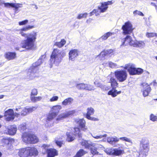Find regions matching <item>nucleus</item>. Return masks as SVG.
Segmentation results:
<instances>
[{"instance_id": "nucleus-35", "label": "nucleus", "mask_w": 157, "mask_h": 157, "mask_svg": "<svg viewBox=\"0 0 157 157\" xmlns=\"http://www.w3.org/2000/svg\"><path fill=\"white\" fill-rule=\"evenodd\" d=\"M66 41L64 39H62L60 42H56L55 45L59 48H61L66 43Z\"/></svg>"}, {"instance_id": "nucleus-61", "label": "nucleus", "mask_w": 157, "mask_h": 157, "mask_svg": "<svg viewBox=\"0 0 157 157\" xmlns=\"http://www.w3.org/2000/svg\"><path fill=\"white\" fill-rule=\"evenodd\" d=\"M56 143L57 145L59 146V147H61L63 144V143L62 141H59L56 140Z\"/></svg>"}, {"instance_id": "nucleus-2", "label": "nucleus", "mask_w": 157, "mask_h": 157, "mask_svg": "<svg viewBox=\"0 0 157 157\" xmlns=\"http://www.w3.org/2000/svg\"><path fill=\"white\" fill-rule=\"evenodd\" d=\"M65 55L66 53L65 52L58 49H54L51 56L50 59L51 64H54L56 65H58Z\"/></svg>"}, {"instance_id": "nucleus-1", "label": "nucleus", "mask_w": 157, "mask_h": 157, "mask_svg": "<svg viewBox=\"0 0 157 157\" xmlns=\"http://www.w3.org/2000/svg\"><path fill=\"white\" fill-rule=\"evenodd\" d=\"M34 28V25H28L19 30V34L26 39L21 42L20 44V47H16L15 49L21 52L24 51L21 50V48L27 50H32L34 48V42L36 39L37 33L33 31L31 33H26L24 32L27 31Z\"/></svg>"}, {"instance_id": "nucleus-55", "label": "nucleus", "mask_w": 157, "mask_h": 157, "mask_svg": "<svg viewBox=\"0 0 157 157\" xmlns=\"http://www.w3.org/2000/svg\"><path fill=\"white\" fill-rule=\"evenodd\" d=\"M26 128V124H21L19 127V129L22 131H24L25 130Z\"/></svg>"}, {"instance_id": "nucleus-23", "label": "nucleus", "mask_w": 157, "mask_h": 157, "mask_svg": "<svg viewBox=\"0 0 157 157\" xmlns=\"http://www.w3.org/2000/svg\"><path fill=\"white\" fill-rule=\"evenodd\" d=\"M28 147L21 149L19 152V155L21 157H28L29 156Z\"/></svg>"}, {"instance_id": "nucleus-15", "label": "nucleus", "mask_w": 157, "mask_h": 157, "mask_svg": "<svg viewBox=\"0 0 157 157\" xmlns=\"http://www.w3.org/2000/svg\"><path fill=\"white\" fill-rule=\"evenodd\" d=\"M94 110L93 108L89 107L87 109V112L86 115V117L88 119L93 121H98V118L90 117V115L94 114Z\"/></svg>"}, {"instance_id": "nucleus-45", "label": "nucleus", "mask_w": 157, "mask_h": 157, "mask_svg": "<svg viewBox=\"0 0 157 157\" xmlns=\"http://www.w3.org/2000/svg\"><path fill=\"white\" fill-rule=\"evenodd\" d=\"M95 88L92 85L89 84H86L85 86V90H94Z\"/></svg>"}, {"instance_id": "nucleus-11", "label": "nucleus", "mask_w": 157, "mask_h": 157, "mask_svg": "<svg viewBox=\"0 0 157 157\" xmlns=\"http://www.w3.org/2000/svg\"><path fill=\"white\" fill-rule=\"evenodd\" d=\"M42 147L46 151L48 157H54L58 155V152L56 149L54 148L48 149V146L47 145L44 144Z\"/></svg>"}, {"instance_id": "nucleus-3", "label": "nucleus", "mask_w": 157, "mask_h": 157, "mask_svg": "<svg viewBox=\"0 0 157 157\" xmlns=\"http://www.w3.org/2000/svg\"><path fill=\"white\" fill-rule=\"evenodd\" d=\"M140 142L139 157H146L149 149V140L147 137H144L142 139Z\"/></svg>"}, {"instance_id": "nucleus-33", "label": "nucleus", "mask_w": 157, "mask_h": 157, "mask_svg": "<svg viewBox=\"0 0 157 157\" xmlns=\"http://www.w3.org/2000/svg\"><path fill=\"white\" fill-rule=\"evenodd\" d=\"M114 152L113 155L116 156L120 155L124 153V150L117 149H114Z\"/></svg>"}, {"instance_id": "nucleus-54", "label": "nucleus", "mask_w": 157, "mask_h": 157, "mask_svg": "<svg viewBox=\"0 0 157 157\" xmlns=\"http://www.w3.org/2000/svg\"><path fill=\"white\" fill-rule=\"evenodd\" d=\"M38 92L37 90L36 89H33L32 90L31 92V96H35L37 94Z\"/></svg>"}, {"instance_id": "nucleus-24", "label": "nucleus", "mask_w": 157, "mask_h": 157, "mask_svg": "<svg viewBox=\"0 0 157 157\" xmlns=\"http://www.w3.org/2000/svg\"><path fill=\"white\" fill-rule=\"evenodd\" d=\"M36 108L34 107H32L29 108L26 107L25 108L21 109L20 110H21L24 111L23 113H21L22 116H24L26 115L28 113L31 112L35 110Z\"/></svg>"}, {"instance_id": "nucleus-62", "label": "nucleus", "mask_w": 157, "mask_h": 157, "mask_svg": "<svg viewBox=\"0 0 157 157\" xmlns=\"http://www.w3.org/2000/svg\"><path fill=\"white\" fill-rule=\"evenodd\" d=\"M94 84L96 86L99 87L101 88V86L102 85L100 83L97 82H94Z\"/></svg>"}, {"instance_id": "nucleus-42", "label": "nucleus", "mask_w": 157, "mask_h": 157, "mask_svg": "<svg viewBox=\"0 0 157 157\" xmlns=\"http://www.w3.org/2000/svg\"><path fill=\"white\" fill-rule=\"evenodd\" d=\"M119 140H121L123 141H124L126 142H128L131 144H132V140L129 138H128L126 137H121L119 138Z\"/></svg>"}, {"instance_id": "nucleus-44", "label": "nucleus", "mask_w": 157, "mask_h": 157, "mask_svg": "<svg viewBox=\"0 0 157 157\" xmlns=\"http://www.w3.org/2000/svg\"><path fill=\"white\" fill-rule=\"evenodd\" d=\"M86 84L80 83L77 85L76 87L79 89H85V86Z\"/></svg>"}, {"instance_id": "nucleus-27", "label": "nucleus", "mask_w": 157, "mask_h": 157, "mask_svg": "<svg viewBox=\"0 0 157 157\" xmlns=\"http://www.w3.org/2000/svg\"><path fill=\"white\" fill-rule=\"evenodd\" d=\"M119 140V138L116 136H114V137H108L107 139V142L111 144H114L115 143L118 142Z\"/></svg>"}, {"instance_id": "nucleus-28", "label": "nucleus", "mask_w": 157, "mask_h": 157, "mask_svg": "<svg viewBox=\"0 0 157 157\" xmlns=\"http://www.w3.org/2000/svg\"><path fill=\"white\" fill-rule=\"evenodd\" d=\"M16 56V54L15 52H8L5 55V58L8 60H10L14 59Z\"/></svg>"}, {"instance_id": "nucleus-10", "label": "nucleus", "mask_w": 157, "mask_h": 157, "mask_svg": "<svg viewBox=\"0 0 157 157\" xmlns=\"http://www.w3.org/2000/svg\"><path fill=\"white\" fill-rule=\"evenodd\" d=\"M128 71L130 75H140L143 72V69L140 68H136L134 66L128 65Z\"/></svg>"}, {"instance_id": "nucleus-25", "label": "nucleus", "mask_w": 157, "mask_h": 157, "mask_svg": "<svg viewBox=\"0 0 157 157\" xmlns=\"http://www.w3.org/2000/svg\"><path fill=\"white\" fill-rule=\"evenodd\" d=\"M28 151H29L28 152L29 156H35L38 155V151L36 148L34 147H28Z\"/></svg>"}, {"instance_id": "nucleus-39", "label": "nucleus", "mask_w": 157, "mask_h": 157, "mask_svg": "<svg viewBox=\"0 0 157 157\" xmlns=\"http://www.w3.org/2000/svg\"><path fill=\"white\" fill-rule=\"evenodd\" d=\"M32 138H30V140L32 142L30 144H35L38 142V139L37 137L34 134H31Z\"/></svg>"}, {"instance_id": "nucleus-50", "label": "nucleus", "mask_w": 157, "mask_h": 157, "mask_svg": "<svg viewBox=\"0 0 157 157\" xmlns=\"http://www.w3.org/2000/svg\"><path fill=\"white\" fill-rule=\"evenodd\" d=\"M146 36L148 38L152 37L157 36V34L154 33H147L146 34Z\"/></svg>"}, {"instance_id": "nucleus-49", "label": "nucleus", "mask_w": 157, "mask_h": 157, "mask_svg": "<svg viewBox=\"0 0 157 157\" xmlns=\"http://www.w3.org/2000/svg\"><path fill=\"white\" fill-rule=\"evenodd\" d=\"M95 14L96 16H98V15H100L99 12H98V10L94 9L92 12L90 13V16H91L92 15Z\"/></svg>"}, {"instance_id": "nucleus-19", "label": "nucleus", "mask_w": 157, "mask_h": 157, "mask_svg": "<svg viewBox=\"0 0 157 157\" xmlns=\"http://www.w3.org/2000/svg\"><path fill=\"white\" fill-rule=\"evenodd\" d=\"M11 140L9 138H3L2 140L1 145L3 146H6L8 149L11 148L12 146L10 144L11 143Z\"/></svg>"}, {"instance_id": "nucleus-47", "label": "nucleus", "mask_w": 157, "mask_h": 157, "mask_svg": "<svg viewBox=\"0 0 157 157\" xmlns=\"http://www.w3.org/2000/svg\"><path fill=\"white\" fill-rule=\"evenodd\" d=\"M114 149L111 148L108 149L106 150L105 152L109 155H113L114 154Z\"/></svg>"}, {"instance_id": "nucleus-60", "label": "nucleus", "mask_w": 157, "mask_h": 157, "mask_svg": "<svg viewBox=\"0 0 157 157\" xmlns=\"http://www.w3.org/2000/svg\"><path fill=\"white\" fill-rule=\"evenodd\" d=\"M58 97L57 96H55L52 97L50 99V101H56L58 100Z\"/></svg>"}, {"instance_id": "nucleus-48", "label": "nucleus", "mask_w": 157, "mask_h": 157, "mask_svg": "<svg viewBox=\"0 0 157 157\" xmlns=\"http://www.w3.org/2000/svg\"><path fill=\"white\" fill-rule=\"evenodd\" d=\"M133 13L134 16H136V15H139L142 16H144V14L141 12L138 11L137 10H136L133 12Z\"/></svg>"}, {"instance_id": "nucleus-16", "label": "nucleus", "mask_w": 157, "mask_h": 157, "mask_svg": "<svg viewBox=\"0 0 157 157\" xmlns=\"http://www.w3.org/2000/svg\"><path fill=\"white\" fill-rule=\"evenodd\" d=\"M5 6L6 7L10 8V7L14 8L15 13H16L19 8H21L22 7V5L21 4L17 3H4Z\"/></svg>"}, {"instance_id": "nucleus-52", "label": "nucleus", "mask_w": 157, "mask_h": 157, "mask_svg": "<svg viewBox=\"0 0 157 157\" xmlns=\"http://www.w3.org/2000/svg\"><path fill=\"white\" fill-rule=\"evenodd\" d=\"M103 2L105 6H108V5H111L114 3V1L112 0L111 1H108L106 2Z\"/></svg>"}, {"instance_id": "nucleus-26", "label": "nucleus", "mask_w": 157, "mask_h": 157, "mask_svg": "<svg viewBox=\"0 0 157 157\" xmlns=\"http://www.w3.org/2000/svg\"><path fill=\"white\" fill-rule=\"evenodd\" d=\"M101 5H99L98 6V12L100 14L101 13H104L107 10L108 7L105 6L103 2L100 3Z\"/></svg>"}, {"instance_id": "nucleus-51", "label": "nucleus", "mask_w": 157, "mask_h": 157, "mask_svg": "<svg viewBox=\"0 0 157 157\" xmlns=\"http://www.w3.org/2000/svg\"><path fill=\"white\" fill-rule=\"evenodd\" d=\"M109 67L112 68H118V67L117 65L115 63H114L111 62H109Z\"/></svg>"}, {"instance_id": "nucleus-30", "label": "nucleus", "mask_w": 157, "mask_h": 157, "mask_svg": "<svg viewBox=\"0 0 157 157\" xmlns=\"http://www.w3.org/2000/svg\"><path fill=\"white\" fill-rule=\"evenodd\" d=\"M87 153V152L83 149H80L77 153L75 157H81Z\"/></svg>"}, {"instance_id": "nucleus-34", "label": "nucleus", "mask_w": 157, "mask_h": 157, "mask_svg": "<svg viewBox=\"0 0 157 157\" xmlns=\"http://www.w3.org/2000/svg\"><path fill=\"white\" fill-rule=\"evenodd\" d=\"M113 34V33H112L110 32H108L103 35L100 38V39L102 40H105L107 39L110 36Z\"/></svg>"}, {"instance_id": "nucleus-56", "label": "nucleus", "mask_w": 157, "mask_h": 157, "mask_svg": "<svg viewBox=\"0 0 157 157\" xmlns=\"http://www.w3.org/2000/svg\"><path fill=\"white\" fill-rule=\"evenodd\" d=\"M28 22V20H25L21 21L19 22L18 24L20 25H22L26 24Z\"/></svg>"}, {"instance_id": "nucleus-4", "label": "nucleus", "mask_w": 157, "mask_h": 157, "mask_svg": "<svg viewBox=\"0 0 157 157\" xmlns=\"http://www.w3.org/2000/svg\"><path fill=\"white\" fill-rule=\"evenodd\" d=\"M45 57V55L41 56L39 59L36 62L33 63L32 66L31 67L29 70L28 73L29 74V77L30 79L33 78V77H34V74L37 72L38 70V66L40 65L42 62L43 59ZM28 74H29L28 73Z\"/></svg>"}, {"instance_id": "nucleus-17", "label": "nucleus", "mask_w": 157, "mask_h": 157, "mask_svg": "<svg viewBox=\"0 0 157 157\" xmlns=\"http://www.w3.org/2000/svg\"><path fill=\"white\" fill-rule=\"evenodd\" d=\"M75 121L82 130L86 131L87 130V127L85 125L86 121L83 119H76Z\"/></svg>"}, {"instance_id": "nucleus-14", "label": "nucleus", "mask_w": 157, "mask_h": 157, "mask_svg": "<svg viewBox=\"0 0 157 157\" xmlns=\"http://www.w3.org/2000/svg\"><path fill=\"white\" fill-rule=\"evenodd\" d=\"M79 52L78 49H72L69 53V59L72 61H74L78 56Z\"/></svg>"}, {"instance_id": "nucleus-22", "label": "nucleus", "mask_w": 157, "mask_h": 157, "mask_svg": "<svg viewBox=\"0 0 157 157\" xmlns=\"http://www.w3.org/2000/svg\"><path fill=\"white\" fill-rule=\"evenodd\" d=\"M8 134L10 135H14L17 131V128L14 125L9 126L7 128Z\"/></svg>"}, {"instance_id": "nucleus-7", "label": "nucleus", "mask_w": 157, "mask_h": 157, "mask_svg": "<svg viewBox=\"0 0 157 157\" xmlns=\"http://www.w3.org/2000/svg\"><path fill=\"white\" fill-rule=\"evenodd\" d=\"M114 73L115 77L119 82H122L126 80L127 75L126 71L117 70Z\"/></svg>"}, {"instance_id": "nucleus-63", "label": "nucleus", "mask_w": 157, "mask_h": 157, "mask_svg": "<svg viewBox=\"0 0 157 157\" xmlns=\"http://www.w3.org/2000/svg\"><path fill=\"white\" fill-rule=\"evenodd\" d=\"M106 51L107 55L111 54L113 52V51L112 49H108L106 50Z\"/></svg>"}, {"instance_id": "nucleus-53", "label": "nucleus", "mask_w": 157, "mask_h": 157, "mask_svg": "<svg viewBox=\"0 0 157 157\" xmlns=\"http://www.w3.org/2000/svg\"><path fill=\"white\" fill-rule=\"evenodd\" d=\"M103 2L105 6H108V5H111L114 3V1L112 0L111 1H108L106 2Z\"/></svg>"}, {"instance_id": "nucleus-57", "label": "nucleus", "mask_w": 157, "mask_h": 157, "mask_svg": "<svg viewBox=\"0 0 157 157\" xmlns=\"http://www.w3.org/2000/svg\"><path fill=\"white\" fill-rule=\"evenodd\" d=\"M107 55V54L106 51H104L101 52L100 54L98 56V57H100L101 56L102 57H104Z\"/></svg>"}, {"instance_id": "nucleus-29", "label": "nucleus", "mask_w": 157, "mask_h": 157, "mask_svg": "<svg viewBox=\"0 0 157 157\" xmlns=\"http://www.w3.org/2000/svg\"><path fill=\"white\" fill-rule=\"evenodd\" d=\"M73 100V99L71 98H68L65 99L62 102V105L64 106L70 105L72 103Z\"/></svg>"}, {"instance_id": "nucleus-8", "label": "nucleus", "mask_w": 157, "mask_h": 157, "mask_svg": "<svg viewBox=\"0 0 157 157\" xmlns=\"http://www.w3.org/2000/svg\"><path fill=\"white\" fill-rule=\"evenodd\" d=\"M136 40H133L131 38V37L127 35L126 37L121 40V47H122L125 46L129 44L131 46H132L135 47L136 44Z\"/></svg>"}, {"instance_id": "nucleus-32", "label": "nucleus", "mask_w": 157, "mask_h": 157, "mask_svg": "<svg viewBox=\"0 0 157 157\" xmlns=\"http://www.w3.org/2000/svg\"><path fill=\"white\" fill-rule=\"evenodd\" d=\"M89 149H90V152L93 155H100V154L97 151V149L94 146V147H91Z\"/></svg>"}, {"instance_id": "nucleus-5", "label": "nucleus", "mask_w": 157, "mask_h": 157, "mask_svg": "<svg viewBox=\"0 0 157 157\" xmlns=\"http://www.w3.org/2000/svg\"><path fill=\"white\" fill-rule=\"evenodd\" d=\"M74 133H67V140L68 142H71L73 141L75 139V136H77L79 138H81L82 137V133L81 132L79 128L76 127L73 130Z\"/></svg>"}, {"instance_id": "nucleus-38", "label": "nucleus", "mask_w": 157, "mask_h": 157, "mask_svg": "<svg viewBox=\"0 0 157 157\" xmlns=\"http://www.w3.org/2000/svg\"><path fill=\"white\" fill-rule=\"evenodd\" d=\"M30 98L32 102H35L37 101H40L42 99V97L40 96L35 97L31 96Z\"/></svg>"}, {"instance_id": "nucleus-40", "label": "nucleus", "mask_w": 157, "mask_h": 157, "mask_svg": "<svg viewBox=\"0 0 157 157\" xmlns=\"http://www.w3.org/2000/svg\"><path fill=\"white\" fill-rule=\"evenodd\" d=\"M136 46L135 47L142 48L144 46L145 43L142 41H136Z\"/></svg>"}, {"instance_id": "nucleus-13", "label": "nucleus", "mask_w": 157, "mask_h": 157, "mask_svg": "<svg viewBox=\"0 0 157 157\" xmlns=\"http://www.w3.org/2000/svg\"><path fill=\"white\" fill-rule=\"evenodd\" d=\"M143 87L141 90L143 92V94L144 97H145L147 96L150 92L151 89L147 83L144 82L142 84Z\"/></svg>"}, {"instance_id": "nucleus-12", "label": "nucleus", "mask_w": 157, "mask_h": 157, "mask_svg": "<svg viewBox=\"0 0 157 157\" xmlns=\"http://www.w3.org/2000/svg\"><path fill=\"white\" fill-rule=\"evenodd\" d=\"M4 116L6 120L8 121L13 120L14 118V114L12 109H9L5 112Z\"/></svg>"}, {"instance_id": "nucleus-37", "label": "nucleus", "mask_w": 157, "mask_h": 157, "mask_svg": "<svg viewBox=\"0 0 157 157\" xmlns=\"http://www.w3.org/2000/svg\"><path fill=\"white\" fill-rule=\"evenodd\" d=\"M73 111H69L67 113H65L61 114L59 117L62 118H65L68 117L69 115L73 114L74 113Z\"/></svg>"}, {"instance_id": "nucleus-58", "label": "nucleus", "mask_w": 157, "mask_h": 157, "mask_svg": "<svg viewBox=\"0 0 157 157\" xmlns=\"http://www.w3.org/2000/svg\"><path fill=\"white\" fill-rule=\"evenodd\" d=\"M95 147L96 149L98 150L101 149L103 150L104 148V147L101 144H97V145Z\"/></svg>"}, {"instance_id": "nucleus-21", "label": "nucleus", "mask_w": 157, "mask_h": 157, "mask_svg": "<svg viewBox=\"0 0 157 157\" xmlns=\"http://www.w3.org/2000/svg\"><path fill=\"white\" fill-rule=\"evenodd\" d=\"M121 93V91H118L116 89V87H113L108 93V95H111L112 97H115L118 94H120Z\"/></svg>"}, {"instance_id": "nucleus-20", "label": "nucleus", "mask_w": 157, "mask_h": 157, "mask_svg": "<svg viewBox=\"0 0 157 157\" xmlns=\"http://www.w3.org/2000/svg\"><path fill=\"white\" fill-rule=\"evenodd\" d=\"M31 134L30 133H24L23 134L22 136V140L25 143L27 144L30 143L32 141L30 140L31 138Z\"/></svg>"}, {"instance_id": "nucleus-43", "label": "nucleus", "mask_w": 157, "mask_h": 157, "mask_svg": "<svg viewBox=\"0 0 157 157\" xmlns=\"http://www.w3.org/2000/svg\"><path fill=\"white\" fill-rule=\"evenodd\" d=\"M91 135L93 138L97 139H101L103 137H106L107 136V135L106 134H105L103 135H96L95 134L93 135L91 134Z\"/></svg>"}, {"instance_id": "nucleus-6", "label": "nucleus", "mask_w": 157, "mask_h": 157, "mask_svg": "<svg viewBox=\"0 0 157 157\" xmlns=\"http://www.w3.org/2000/svg\"><path fill=\"white\" fill-rule=\"evenodd\" d=\"M62 107L60 105L54 106L51 109L50 113L47 117V120L50 121L58 114L59 110L61 109Z\"/></svg>"}, {"instance_id": "nucleus-59", "label": "nucleus", "mask_w": 157, "mask_h": 157, "mask_svg": "<svg viewBox=\"0 0 157 157\" xmlns=\"http://www.w3.org/2000/svg\"><path fill=\"white\" fill-rule=\"evenodd\" d=\"M101 88L103 90H108L109 89V86L105 85H102Z\"/></svg>"}, {"instance_id": "nucleus-46", "label": "nucleus", "mask_w": 157, "mask_h": 157, "mask_svg": "<svg viewBox=\"0 0 157 157\" xmlns=\"http://www.w3.org/2000/svg\"><path fill=\"white\" fill-rule=\"evenodd\" d=\"M87 13H86L79 14L78 15L77 18L78 19H80L82 18H86L87 17Z\"/></svg>"}, {"instance_id": "nucleus-64", "label": "nucleus", "mask_w": 157, "mask_h": 157, "mask_svg": "<svg viewBox=\"0 0 157 157\" xmlns=\"http://www.w3.org/2000/svg\"><path fill=\"white\" fill-rule=\"evenodd\" d=\"M151 84H153V86H157V83L155 80L153 81Z\"/></svg>"}, {"instance_id": "nucleus-9", "label": "nucleus", "mask_w": 157, "mask_h": 157, "mask_svg": "<svg viewBox=\"0 0 157 157\" xmlns=\"http://www.w3.org/2000/svg\"><path fill=\"white\" fill-rule=\"evenodd\" d=\"M123 30L122 33L124 35H128L131 33L133 31L132 25L131 22L127 21L125 23L122 27Z\"/></svg>"}, {"instance_id": "nucleus-41", "label": "nucleus", "mask_w": 157, "mask_h": 157, "mask_svg": "<svg viewBox=\"0 0 157 157\" xmlns=\"http://www.w3.org/2000/svg\"><path fill=\"white\" fill-rule=\"evenodd\" d=\"M149 119L154 122H157V116L151 113L149 116Z\"/></svg>"}, {"instance_id": "nucleus-36", "label": "nucleus", "mask_w": 157, "mask_h": 157, "mask_svg": "<svg viewBox=\"0 0 157 157\" xmlns=\"http://www.w3.org/2000/svg\"><path fill=\"white\" fill-rule=\"evenodd\" d=\"M23 108H25V107H21V106H18L17 108H16L15 110L18 112V113H15V116L18 117L19 115H21V113H22L24 112V111L22 110H20L21 109Z\"/></svg>"}, {"instance_id": "nucleus-18", "label": "nucleus", "mask_w": 157, "mask_h": 157, "mask_svg": "<svg viewBox=\"0 0 157 157\" xmlns=\"http://www.w3.org/2000/svg\"><path fill=\"white\" fill-rule=\"evenodd\" d=\"M81 144L84 146L85 148L89 149L91 147H94L96 145V144L89 140H82L80 141Z\"/></svg>"}, {"instance_id": "nucleus-31", "label": "nucleus", "mask_w": 157, "mask_h": 157, "mask_svg": "<svg viewBox=\"0 0 157 157\" xmlns=\"http://www.w3.org/2000/svg\"><path fill=\"white\" fill-rule=\"evenodd\" d=\"M110 81L112 87H116V86L117 87L118 86V83L114 77H111L110 78Z\"/></svg>"}]
</instances>
